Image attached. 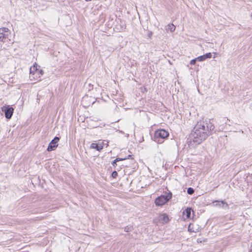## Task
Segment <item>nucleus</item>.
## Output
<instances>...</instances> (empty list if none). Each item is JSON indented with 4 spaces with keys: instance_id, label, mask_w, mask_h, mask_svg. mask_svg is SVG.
I'll list each match as a JSON object with an SVG mask.
<instances>
[{
    "instance_id": "f257e3e1",
    "label": "nucleus",
    "mask_w": 252,
    "mask_h": 252,
    "mask_svg": "<svg viewBox=\"0 0 252 252\" xmlns=\"http://www.w3.org/2000/svg\"><path fill=\"white\" fill-rule=\"evenodd\" d=\"M214 124L208 121L198 122L187 139V143L190 148H194L201 144L214 130Z\"/></svg>"
},
{
    "instance_id": "f03ea898",
    "label": "nucleus",
    "mask_w": 252,
    "mask_h": 252,
    "mask_svg": "<svg viewBox=\"0 0 252 252\" xmlns=\"http://www.w3.org/2000/svg\"><path fill=\"white\" fill-rule=\"evenodd\" d=\"M169 136V133L164 129H160L155 132L154 140L158 143H162L163 140L167 138Z\"/></svg>"
},
{
    "instance_id": "7ed1b4c3",
    "label": "nucleus",
    "mask_w": 252,
    "mask_h": 252,
    "mask_svg": "<svg viewBox=\"0 0 252 252\" xmlns=\"http://www.w3.org/2000/svg\"><path fill=\"white\" fill-rule=\"evenodd\" d=\"M172 196V193L169 192L166 195H161L158 197L155 200V203L157 206H161L166 203Z\"/></svg>"
},
{
    "instance_id": "20e7f679",
    "label": "nucleus",
    "mask_w": 252,
    "mask_h": 252,
    "mask_svg": "<svg viewBox=\"0 0 252 252\" xmlns=\"http://www.w3.org/2000/svg\"><path fill=\"white\" fill-rule=\"evenodd\" d=\"M1 110L4 113L5 117L7 120L11 118L14 112L13 107L9 105H4L1 107Z\"/></svg>"
},
{
    "instance_id": "39448f33",
    "label": "nucleus",
    "mask_w": 252,
    "mask_h": 252,
    "mask_svg": "<svg viewBox=\"0 0 252 252\" xmlns=\"http://www.w3.org/2000/svg\"><path fill=\"white\" fill-rule=\"evenodd\" d=\"M60 140V137L56 136L49 143L47 149V151L48 152L54 151L57 148L58 146V142Z\"/></svg>"
},
{
    "instance_id": "423d86ee",
    "label": "nucleus",
    "mask_w": 252,
    "mask_h": 252,
    "mask_svg": "<svg viewBox=\"0 0 252 252\" xmlns=\"http://www.w3.org/2000/svg\"><path fill=\"white\" fill-rule=\"evenodd\" d=\"M158 220L162 223H167L169 219L167 214H162L158 217Z\"/></svg>"
},
{
    "instance_id": "0eeeda50",
    "label": "nucleus",
    "mask_w": 252,
    "mask_h": 252,
    "mask_svg": "<svg viewBox=\"0 0 252 252\" xmlns=\"http://www.w3.org/2000/svg\"><path fill=\"white\" fill-rule=\"evenodd\" d=\"M212 58V54L211 53H206L203 55L197 57L198 61L203 62L207 59H210Z\"/></svg>"
},
{
    "instance_id": "6e6552de",
    "label": "nucleus",
    "mask_w": 252,
    "mask_h": 252,
    "mask_svg": "<svg viewBox=\"0 0 252 252\" xmlns=\"http://www.w3.org/2000/svg\"><path fill=\"white\" fill-rule=\"evenodd\" d=\"M37 65L36 63H35L33 65L32 67L30 68V77L32 76V75H35L36 73H37Z\"/></svg>"
},
{
    "instance_id": "1a4fd4ad",
    "label": "nucleus",
    "mask_w": 252,
    "mask_h": 252,
    "mask_svg": "<svg viewBox=\"0 0 252 252\" xmlns=\"http://www.w3.org/2000/svg\"><path fill=\"white\" fill-rule=\"evenodd\" d=\"M92 149H94L98 151H100L103 148V146L101 144L97 143H92L90 146Z\"/></svg>"
},
{
    "instance_id": "9d476101",
    "label": "nucleus",
    "mask_w": 252,
    "mask_h": 252,
    "mask_svg": "<svg viewBox=\"0 0 252 252\" xmlns=\"http://www.w3.org/2000/svg\"><path fill=\"white\" fill-rule=\"evenodd\" d=\"M192 211V210L191 208H187L184 211L183 214L186 217L187 219H190L191 218Z\"/></svg>"
},
{
    "instance_id": "9b49d317",
    "label": "nucleus",
    "mask_w": 252,
    "mask_h": 252,
    "mask_svg": "<svg viewBox=\"0 0 252 252\" xmlns=\"http://www.w3.org/2000/svg\"><path fill=\"white\" fill-rule=\"evenodd\" d=\"M175 29H176L175 26L173 24H168L167 26V27L166 28V30L167 31H170L171 32H173L175 30Z\"/></svg>"
},
{
    "instance_id": "f8f14e48",
    "label": "nucleus",
    "mask_w": 252,
    "mask_h": 252,
    "mask_svg": "<svg viewBox=\"0 0 252 252\" xmlns=\"http://www.w3.org/2000/svg\"><path fill=\"white\" fill-rule=\"evenodd\" d=\"M133 227L132 225H127L124 228V231L126 232H130L132 231Z\"/></svg>"
},
{
    "instance_id": "ddd939ff",
    "label": "nucleus",
    "mask_w": 252,
    "mask_h": 252,
    "mask_svg": "<svg viewBox=\"0 0 252 252\" xmlns=\"http://www.w3.org/2000/svg\"><path fill=\"white\" fill-rule=\"evenodd\" d=\"M223 202V200H221V201L215 200L213 203H216V204H214L215 206L221 208V205H222V204H221V202Z\"/></svg>"
},
{
    "instance_id": "4468645a",
    "label": "nucleus",
    "mask_w": 252,
    "mask_h": 252,
    "mask_svg": "<svg viewBox=\"0 0 252 252\" xmlns=\"http://www.w3.org/2000/svg\"><path fill=\"white\" fill-rule=\"evenodd\" d=\"M121 25H120V28H118V30H124L126 29V24L125 23V21H120Z\"/></svg>"
},
{
    "instance_id": "2eb2a0df",
    "label": "nucleus",
    "mask_w": 252,
    "mask_h": 252,
    "mask_svg": "<svg viewBox=\"0 0 252 252\" xmlns=\"http://www.w3.org/2000/svg\"><path fill=\"white\" fill-rule=\"evenodd\" d=\"M9 29L7 28H0V35H3V34H5V33H4V32H9Z\"/></svg>"
},
{
    "instance_id": "dca6fc26",
    "label": "nucleus",
    "mask_w": 252,
    "mask_h": 252,
    "mask_svg": "<svg viewBox=\"0 0 252 252\" xmlns=\"http://www.w3.org/2000/svg\"><path fill=\"white\" fill-rule=\"evenodd\" d=\"M8 35L7 34H3L1 35V41L3 42H6L8 41Z\"/></svg>"
},
{
    "instance_id": "f3484780",
    "label": "nucleus",
    "mask_w": 252,
    "mask_h": 252,
    "mask_svg": "<svg viewBox=\"0 0 252 252\" xmlns=\"http://www.w3.org/2000/svg\"><path fill=\"white\" fill-rule=\"evenodd\" d=\"M44 74V71L42 69H37V73H36V77L38 75V78L40 77L41 76Z\"/></svg>"
},
{
    "instance_id": "a211bd4d",
    "label": "nucleus",
    "mask_w": 252,
    "mask_h": 252,
    "mask_svg": "<svg viewBox=\"0 0 252 252\" xmlns=\"http://www.w3.org/2000/svg\"><path fill=\"white\" fill-rule=\"evenodd\" d=\"M221 204H222V205H221V208H222L224 209H229V205L226 202L223 201V202H221Z\"/></svg>"
},
{
    "instance_id": "6ab92c4d",
    "label": "nucleus",
    "mask_w": 252,
    "mask_h": 252,
    "mask_svg": "<svg viewBox=\"0 0 252 252\" xmlns=\"http://www.w3.org/2000/svg\"><path fill=\"white\" fill-rule=\"evenodd\" d=\"M194 192V189L192 188H188L187 189V193L189 194V195H191Z\"/></svg>"
},
{
    "instance_id": "aec40b11",
    "label": "nucleus",
    "mask_w": 252,
    "mask_h": 252,
    "mask_svg": "<svg viewBox=\"0 0 252 252\" xmlns=\"http://www.w3.org/2000/svg\"><path fill=\"white\" fill-rule=\"evenodd\" d=\"M131 156H130V155H128L127 158H116V159L117 162H118L119 161H123V160H126V159H128L129 158V157H130Z\"/></svg>"
},
{
    "instance_id": "412c9836",
    "label": "nucleus",
    "mask_w": 252,
    "mask_h": 252,
    "mask_svg": "<svg viewBox=\"0 0 252 252\" xmlns=\"http://www.w3.org/2000/svg\"><path fill=\"white\" fill-rule=\"evenodd\" d=\"M118 176V173L116 171H114L112 172V173H111V177L113 178H116V177Z\"/></svg>"
},
{
    "instance_id": "4be33fe9",
    "label": "nucleus",
    "mask_w": 252,
    "mask_h": 252,
    "mask_svg": "<svg viewBox=\"0 0 252 252\" xmlns=\"http://www.w3.org/2000/svg\"><path fill=\"white\" fill-rule=\"evenodd\" d=\"M198 61L197 57L195 59H192L190 61V64L191 65H194L196 63V61Z\"/></svg>"
},
{
    "instance_id": "5701e85b",
    "label": "nucleus",
    "mask_w": 252,
    "mask_h": 252,
    "mask_svg": "<svg viewBox=\"0 0 252 252\" xmlns=\"http://www.w3.org/2000/svg\"><path fill=\"white\" fill-rule=\"evenodd\" d=\"M111 164L114 167H115L117 165V161L116 159V158L112 161L111 162Z\"/></svg>"
},
{
    "instance_id": "b1692460",
    "label": "nucleus",
    "mask_w": 252,
    "mask_h": 252,
    "mask_svg": "<svg viewBox=\"0 0 252 252\" xmlns=\"http://www.w3.org/2000/svg\"><path fill=\"white\" fill-rule=\"evenodd\" d=\"M153 34V32H150L149 33H148V36L149 37H151V36H152V35Z\"/></svg>"
},
{
    "instance_id": "393cba45",
    "label": "nucleus",
    "mask_w": 252,
    "mask_h": 252,
    "mask_svg": "<svg viewBox=\"0 0 252 252\" xmlns=\"http://www.w3.org/2000/svg\"><path fill=\"white\" fill-rule=\"evenodd\" d=\"M86 1H91L92 0H85Z\"/></svg>"
},
{
    "instance_id": "a878e982",
    "label": "nucleus",
    "mask_w": 252,
    "mask_h": 252,
    "mask_svg": "<svg viewBox=\"0 0 252 252\" xmlns=\"http://www.w3.org/2000/svg\"><path fill=\"white\" fill-rule=\"evenodd\" d=\"M0 41H1V35L0 34Z\"/></svg>"
}]
</instances>
